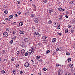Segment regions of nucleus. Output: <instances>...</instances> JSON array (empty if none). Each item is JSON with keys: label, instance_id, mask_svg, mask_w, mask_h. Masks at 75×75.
<instances>
[{"label": "nucleus", "instance_id": "aec40b11", "mask_svg": "<svg viewBox=\"0 0 75 75\" xmlns=\"http://www.w3.org/2000/svg\"><path fill=\"white\" fill-rule=\"evenodd\" d=\"M66 54L67 55H70V53L69 52H68L66 53Z\"/></svg>", "mask_w": 75, "mask_h": 75}, {"label": "nucleus", "instance_id": "774afa93", "mask_svg": "<svg viewBox=\"0 0 75 75\" xmlns=\"http://www.w3.org/2000/svg\"><path fill=\"white\" fill-rule=\"evenodd\" d=\"M8 6H6L5 8H8Z\"/></svg>", "mask_w": 75, "mask_h": 75}, {"label": "nucleus", "instance_id": "13d9d810", "mask_svg": "<svg viewBox=\"0 0 75 75\" xmlns=\"http://www.w3.org/2000/svg\"><path fill=\"white\" fill-rule=\"evenodd\" d=\"M56 50L57 51H59V48H57V49H56Z\"/></svg>", "mask_w": 75, "mask_h": 75}, {"label": "nucleus", "instance_id": "dca6fc26", "mask_svg": "<svg viewBox=\"0 0 75 75\" xmlns=\"http://www.w3.org/2000/svg\"><path fill=\"white\" fill-rule=\"evenodd\" d=\"M9 17L11 20H12L13 18V15H10L9 16Z\"/></svg>", "mask_w": 75, "mask_h": 75}, {"label": "nucleus", "instance_id": "f03ea898", "mask_svg": "<svg viewBox=\"0 0 75 75\" xmlns=\"http://www.w3.org/2000/svg\"><path fill=\"white\" fill-rule=\"evenodd\" d=\"M3 36L4 37H7L8 36V33L6 32H4L3 33Z\"/></svg>", "mask_w": 75, "mask_h": 75}, {"label": "nucleus", "instance_id": "2f4dec72", "mask_svg": "<svg viewBox=\"0 0 75 75\" xmlns=\"http://www.w3.org/2000/svg\"><path fill=\"white\" fill-rule=\"evenodd\" d=\"M47 0H43V3H47Z\"/></svg>", "mask_w": 75, "mask_h": 75}, {"label": "nucleus", "instance_id": "7c9ffc66", "mask_svg": "<svg viewBox=\"0 0 75 75\" xmlns=\"http://www.w3.org/2000/svg\"><path fill=\"white\" fill-rule=\"evenodd\" d=\"M25 56H28V52H26L25 54Z\"/></svg>", "mask_w": 75, "mask_h": 75}, {"label": "nucleus", "instance_id": "a19ab883", "mask_svg": "<svg viewBox=\"0 0 75 75\" xmlns=\"http://www.w3.org/2000/svg\"><path fill=\"white\" fill-rule=\"evenodd\" d=\"M34 14H32L31 15V17H32V18L34 17Z\"/></svg>", "mask_w": 75, "mask_h": 75}, {"label": "nucleus", "instance_id": "f257e3e1", "mask_svg": "<svg viewBox=\"0 0 75 75\" xmlns=\"http://www.w3.org/2000/svg\"><path fill=\"white\" fill-rule=\"evenodd\" d=\"M24 66L25 68H27L28 67H30V65L29 63L28 62H26L24 64Z\"/></svg>", "mask_w": 75, "mask_h": 75}, {"label": "nucleus", "instance_id": "79ce46f5", "mask_svg": "<svg viewBox=\"0 0 75 75\" xmlns=\"http://www.w3.org/2000/svg\"><path fill=\"white\" fill-rule=\"evenodd\" d=\"M41 34H39L38 35V38L40 37H41Z\"/></svg>", "mask_w": 75, "mask_h": 75}, {"label": "nucleus", "instance_id": "a18cd8bd", "mask_svg": "<svg viewBox=\"0 0 75 75\" xmlns=\"http://www.w3.org/2000/svg\"><path fill=\"white\" fill-rule=\"evenodd\" d=\"M15 17H18V15L17 14H15Z\"/></svg>", "mask_w": 75, "mask_h": 75}, {"label": "nucleus", "instance_id": "052dcab7", "mask_svg": "<svg viewBox=\"0 0 75 75\" xmlns=\"http://www.w3.org/2000/svg\"><path fill=\"white\" fill-rule=\"evenodd\" d=\"M32 28H33V29H35V27H34V26H33L32 27Z\"/></svg>", "mask_w": 75, "mask_h": 75}, {"label": "nucleus", "instance_id": "f8f14e48", "mask_svg": "<svg viewBox=\"0 0 75 75\" xmlns=\"http://www.w3.org/2000/svg\"><path fill=\"white\" fill-rule=\"evenodd\" d=\"M30 51L31 52V53H34V49L33 48H32L30 49Z\"/></svg>", "mask_w": 75, "mask_h": 75}, {"label": "nucleus", "instance_id": "412c9836", "mask_svg": "<svg viewBox=\"0 0 75 75\" xmlns=\"http://www.w3.org/2000/svg\"><path fill=\"white\" fill-rule=\"evenodd\" d=\"M67 61L68 62H70L71 61V59L70 58H69L67 59Z\"/></svg>", "mask_w": 75, "mask_h": 75}, {"label": "nucleus", "instance_id": "473e14b6", "mask_svg": "<svg viewBox=\"0 0 75 75\" xmlns=\"http://www.w3.org/2000/svg\"><path fill=\"white\" fill-rule=\"evenodd\" d=\"M16 70L15 69L12 72H13V73H14V74H16V73H15L16 72Z\"/></svg>", "mask_w": 75, "mask_h": 75}, {"label": "nucleus", "instance_id": "bf43d9fd", "mask_svg": "<svg viewBox=\"0 0 75 75\" xmlns=\"http://www.w3.org/2000/svg\"><path fill=\"white\" fill-rule=\"evenodd\" d=\"M73 22L74 23H75V20H73Z\"/></svg>", "mask_w": 75, "mask_h": 75}, {"label": "nucleus", "instance_id": "49530a36", "mask_svg": "<svg viewBox=\"0 0 75 75\" xmlns=\"http://www.w3.org/2000/svg\"><path fill=\"white\" fill-rule=\"evenodd\" d=\"M58 34L59 35H62V33H58Z\"/></svg>", "mask_w": 75, "mask_h": 75}, {"label": "nucleus", "instance_id": "864d4df0", "mask_svg": "<svg viewBox=\"0 0 75 75\" xmlns=\"http://www.w3.org/2000/svg\"><path fill=\"white\" fill-rule=\"evenodd\" d=\"M4 61H7V59H4Z\"/></svg>", "mask_w": 75, "mask_h": 75}, {"label": "nucleus", "instance_id": "9b49d317", "mask_svg": "<svg viewBox=\"0 0 75 75\" xmlns=\"http://www.w3.org/2000/svg\"><path fill=\"white\" fill-rule=\"evenodd\" d=\"M16 32H17V30L15 29L13 30V34H16Z\"/></svg>", "mask_w": 75, "mask_h": 75}, {"label": "nucleus", "instance_id": "4c0bfd02", "mask_svg": "<svg viewBox=\"0 0 75 75\" xmlns=\"http://www.w3.org/2000/svg\"><path fill=\"white\" fill-rule=\"evenodd\" d=\"M71 25H68V28H70L71 27Z\"/></svg>", "mask_w": 75, "mask_h": 75}, {"label": "nucleus", "instance_id": "c9c22d12", "mask_svg": "<svg viewBox=\"0 0 75 75\" xmlns=\"http://www.w3.org/2000/svg\"><path fill=\"white\" fill-rule=\"evenodd\" d=\"M74 32V30H71V33H73Z\"/></svg>", "mask_w": 75, "mask_h": 75}, {"label": "nucleus", "instance_id": "e433bc0d", "mask_svg": "<svg viewBox=\"0 0 75 75\" xmlns=\"http://www.w3.org/2000/svg\"><path fill=\"white\" fill-rule=\"evenodd\" d=\"M22 47H24V43H22Z\"/></svg>", "mask_w": 75, "mask_h": 75}, {"label": "nucleus", "instance_id": "69168bd1", "mask_svg": "<svg viewBox=\"0 0 75 75\" xmlns=\"http://www.w3.org/2000/svg\"><path fill=\"white\" fill-rule=\"evenodd\" d=\"M38 74H39L40 75H41V72H39V73H38Z\"/></svg>", "mask_w": 75, "mask_h": 75}, {"label": "nucleus", "instance_id": "5fc2aeb1", "mask_svg": "<svg viewBox=\"0 0 75 75\" xmlns=\"http://www.w3.org/2000/svg\"><path fill=\"white\" fill-rule=\"evenodd\" d=\"M59 19L60 20H62V18L61 17H60L59 18Z\"/></svg>", "mask_w": 75, "mask_h": 75}, {"label": "nucleus", "instance_id": "2eb2a0df", "mask_svg": "<svg viewBox=\"0 0 75 75\" xmlns=\"http://www.w3.org/2000/svg\"><path fill=\"white\" fill-rule=\"evenodd\" d=\"M16 38H17V36H15L13 37L12 39L13 40H15Z\"/></svg>", "mask_w": 75, "mask_h": 75}, {"label": "nucleus", "instance_id": "bb28decb", "mask_svg": "<svg viewBox=\"0 0 75 75\" xmlns=\"http://www.w3.org/2000/svg\"><path fill=\"white\" fill-rule=\"evenodd\" d=\"M60 28H61V26H60V25H58V27L57 28V29H58V30H59Z\"/></svg>", "mask_w": 75, "mask_h": 75}, {"label": "nucleus", "instance_id": "e2e57ef3", "mask_svg": "<svg viewBox=\"0 0 75 75\" xmlns=\"http://www.w3.org/2000/svg\"><path fill=\"white\" fill-rule=\"evenodd\" d=\"M66 75H71V74H66Z\"/></svg>", "mask_w": 75, "mask_h": 75}, {"label": "nucleus", "instance_id": "393cba45", "mask_svg": "<svg viewBox=\"0 0 75 75\" xmlns=\"http://www.w3.org/2000/svg\"><path fill=\"white\" fill-rule=\"evenodd\" d=\"M4 13L5 14H7L8 13V11L7 10H5L4 11Z\"/></svg>", "mask_w": 75, "mask_h": 75}, {"label": "nucleus", "instance_id": "a878e982", "mask_svg": "<svg viewBox=\"0 0 75 75\" xmlns=\"http://www.w3.org/2000/svg\"><path fill=\"white\" fill-rule=\"evenodd\" d=\"M52 10H49V12L50 14H51V13H52Z\"/></svg>", "mask_w": 75, "mask_h": 75}, {"label": "nucleus", "instance_id": "6e6d98bb", "mask_svg": "<svg viewBox=\"0 0 75 75\" xmlns=\"http://www.w3.org/2000/svg\"><path fill=\"white\" fill-rule=\"evenodd\" d=\"M65 17L66 18H68V16L67 15H66Z\"/></svg>", "mask_w": 75, "mask_h": 75}, {"label": "nucleus", "instance_id": "3c124183", "mask_svg": "<svg viewBox=\"0 0 75 75\" xmlns=\"http://www.w3.org/2000/svg\"><path fill=\"white\" fill-rule=\"evenodd\" d=\"M17 3L18 4H20V1H17Z\"/></svg>", "mask_w": 75, "mask_h": 75}, {"label": "nucleus", "instance_id": "20e7f679", "mask_svg": "<svg viewBox=\"0 0 75 75\" xmlns=\"http://www.w3.org/2000/svg\"><path fill=\"white\" fill-rule=\"evenodd\" d=\"M58 23L57 22H54L53 23V25L54 27H56L58 26Z\"/></svg>", "mask_w": 75, "mask_h": 75}, {"label": "nucleus", "instance_id": "603ef678", "mask_svg": "<svg viewBox=\"0 0 75 75\" xmlns=\"http://www.w3.org/2000/svg\"><path fill=\"white\" fill-rule=\"evenodd\" d=\"M33 7H34V8H35L36 7V6H35L34 5H33Z\"/></svg>", "mask_w": 75, "mask_h": 75}, {"label": "nucleus", "instance_id": "cd10ccee", "mask_svg": "<svg viewBox=\"0 0 75 75\" xmlns=\"http://www.w3.org/2000/svg\"><path fill=\"white\" fill-rule=\"evenodd\" d=\"M1 72L2 73V74H4L5 73V71H4V70H3Z\"/></svg>", "mask_w": 75, "mask_h": 75}, {"label": "nucleus", "instance_id": "6e6552de", "mask_svg": "<svg viewBox=\"0 0 75 75\" xmlns=\"http://www.w3.org/2000/svg\"><path fill=\"white\" fill-rule=\"evenodd\" d=\"M57 40V38H54L52 39V41L53 42H55Z\"/></svg>", "mask_w": 75, "mask_h": 75}, {"label": "nucleus", "instance_id": "5701e85b", "mask_svg": "<svg viewBox=\"0 0 75 75\" xmlns=\"http://www.w3.org/2000/svg\"><path fill=\"white\" fill-rule=\"evenodd\" d=\"M62 8H58V10H59V11H62Z\"/></svg>", "mask_w": 75, "mask_h": 75}, {"label": "nucleus", "instance_id": "f3484780", "mask_svg": "<svg viewBox=\"0 0 75 75\" xmlns=\"http://www.w3.org/2000/svg\"><path fill=\"white\" fill-rule=\"evenodd\" d=\"M24 33H25V32L24 31H20V32L19 33L21 34H24Z\"/></svg>", "mask_w": 75, "mask_h": 75}, {"label": "nucleus", "instance_id": "6ab92c4d", "mask_svg": "<svg viewBox=\"0 0 75 75\" xmlns=\"http://www.w3.org/2000/svg\"><path fill=\"white\" fill-rule=\"evenodd\" d=\"M74 3H75V2H74V1H71L70 2V4L71 5L74 4Z\"/></svg>", "mask_w": 75, "mask_h": 75}, {"label": "nucleus", "instance_id": "de8ad7c7", "mask_svg": "<svg viewBox=\"0 0 75 75\" xmlns=\"http://www.w3.org/2000/svg\"><path fill=\"white\" fill-rule=\"evenodd\" d=\"M20 74H23V71H21L20 72Z\"/></svg>", "mask_w": 75, "mask_h": 75}, {"label": "nucleus", "instance_id": "680f3d73", "mask_svg": "<svg viewBox=\"0 0 75 75\" xmlns=\"http://www.w3.org/2000/svg\"><path fill=\"white\" fill-rule=\"evenodd\" d=\"M11 61H14V59H12L11 60Z\"/></svg>", "mask_w": 75, "mask_h": 75}, {"label": "nucleus", "instance_id": "a211bd4d", "mask_svg": "<svg viewBox=\"0 0 75 75\" xmlns=\"http://www.w3.org/2000/svg\"><path fill=\"white\" fill-rule=\"evenodd\" d=\"M34 34H36V35H39V33L38 32L37 33L36 32H35L34 33Z\"/></svg>", "mask_w": 75, "mask_h": 75}, {"label": "nucleus", "instance_id": "ddd939ff", "mask_svg": "<svg viewBox=\"0 0 75 75\" xmlns=\"http://www.w3.org/2000/svg\"><path fill=\"white\" fill-rule=\"evenodd\" d=\"M41 58V56H36V59H37L38 60Z\"/></svg>", "mask_w": 75, "mask_h": 75}, {"label": "nucleus", "instance_id": "b1692460", "mask_svg": "<svg viewBox=\"0 0 75 75\" xmlns=\"http://www.w3.org/2000/svg\"><path fill=\"white\" fill-rule=\"evenodd\" d=\"M50 51L48 50H47V51L46 52V54H48V53H50Z\"/></svg>", "mask_w": 75, "mask_h": 75}, {"label": "nucleus", "instance_id": "0eeeda50", "mask_svg": "<svg viewBox=\"0 0 75 75\" xmlns=\"http://www.w3.org/2000/svg\"><path fill=\"white\" fill-rule=\"evenodd\" d=\"M24 41H25V42H28L29 40H28V38H25V39H24Z\"/></svg>", "mask_w": 75, "mask_h": 75}, {"label": "nucleus", "instance_id": "1a4fd4ad", "mask_svg": "<svg viewBox=\"0 0 75 75\" xmlns=\"http://www.w3.org/2000/svg\"><path fill=\"white\" fill-rule=\"evenodd\" d=\"M23 25V22H21L19 24V25L20 27H21Z\"/></svg>", "mask_w": 75, "mask_h": 75}, {"label": "nucleus", "instance_id": "f704fd0d", "mask_svg": "<svg viewBox=\"0 0 75 75\" xmlns=\"http://www.w3.org/2000/svg\"><path fill=\"white\" fill-rule=\"evenodd\" d=\"M19 67H20V66H19V64H18L16 65L17 68H18Z\"/></svg>", "mask_w": 75, "mask_h": 75}, {"label": "nucleus", "instance_id": "4be33fe9", "mask_svg": "<svg viewBox=\"0 0 75 75\" xmlns=\"http://www.w3.org/2000/svg\"><path fill=\"white\" fill-rule=\"evenodd\" d=\"M68 30L67 29H66L65 30V33L66 34H67V33H68Z\"/></svg>", "mask_w": 75, "mask_h": 75}, {"label": "nucleus", "instance_id": "423d86ee", "mask_svg": "<svg viewBox=\"0 0 75 75\" xmlns=\"http://www.w3.org/2000/svg\"><path fill=\"white\" fill-rule=\"evenodd\" d=\"M58 73L59 74H62L63 73V71H62L61 69H59V71H58Z\"/></svg>", "mask_w": 75, "mask_h": 75}, {"label": "nucleus", "instance_id": "09e8293b", "mask_svg": "<svg viewBox=\"0 0 75 75\" xmlns=\"http://www.w3.org/2000/svg\"><path fill=\"white\" fill-rule=\"evenodd\" d=\"M42 39H43V40H44V39H45V38H45V36H42Z\"/></svg>", "mask_w": 75, "mask_h": 75}, {"label": "nucleus", "instance_id": "7ed1b4c3", "mask_svg": "<svg viewBox=\"0 0 75 75\" xmlns=\"http://www.w3.org/2000/svg\"><path fill=\"white\" fill-rule=\"evenodd\" d=\"M25 50L24 49H23L21 51V54H22V55H25Z\"/></svg>", "mask_w": 75, "mask_h": 75}, {"label": "nucleus", "instance_id": "0e129e2a", "mask_svg": "<svg viewBox=\"0 0 75 75\" xmlns=\"http://www.w3.org/2000/svg\"><path fill=\"white\" fill-rule=\"evenodd\" d=\"M31 61L32 62H33V63H34V60H31Z\"/></svg>", "mask_w": 75, "mask_h": 75}, {"label": "nucleus", "instance_id": "4468645a", "mask_svg": "<svg viewBox=\"0 0 75 75\" xmlns=\"http://www.w3.org/2000/svg\"><path fill=\"white\" fill-rule=\"evenodd\" d=\"M52 23V21H48L47 23L48 24H51Z\"/></svg>", "mask_w": 75, "mask_h": 75}, {"label": "nucleus", "instance_id": "c03bdc74", "mask_svg": "<svg viewBox=\"0 0 75 75\" xmlns=\"http://www.w3.org/2000/svg\"><path fill=\"white\" fill-rule=\"evenodd\" d=\"M17 54L18 55H19L20 54V52L19 51H18L17 52Z\"/></svg>", "mask_w": 75, "mask_h": 75}, {"label": "nucleus", "instance_id": "9d476101", "mask_svg": "<svg viewBox=\"0 0 75 75\" xmlns=\"http://www.w3.org/2000/svg\"><path fill=\"white\" fill-rule=\"evenodd\" d=\"M69 67L70 68H72L74 67L73 64H71L69 65Z\"/></svg>", "mask_w": 75, "mask_h": 75}, {"label": "nucleus", "instance_id": "c756f323", "mask_svg": "<svg viewBox=\"0 0 75 75\" xmlns=\"http://www.w3.org/2000/svg\"><path fill=\"white\" fill-rule=\"evenodd\" d=\"M16 23H17L16 22H13V23L12 24L13 25H15L16 24Z\"/></svg>", "mask_w": 75, "mask_h": 75}, {"label": "nucleus", "instance_id": "338daca9", "mask_svg": "<svg viewBox=\"0 0 75 75\" xmlns=\"http://www.w3.org/2000/svg\"><path fill=\"white\" fill-rule=\"evenodd\" d=\"M44 38H45V39H47V37L45 36Z\"/></svg>", "mask_w": 75, "mask_h": 75}, {"label": "nucleus", "instance_id": "72a5a7b5", "mask_svg": "<svg viewBox=\"0 0 75 75\" xmlns=\"http://www.w3.org/2000/svg\"><path fill=\"white\" fill-rule=\"evenodd\" d=\"M10 30V28H6V31H8Z\"/></svg>", "mask_w": 75, "mask_h": 75}, {"label": "nucleus", "instance_id": "39448f33", "mask_svg": "<svg viewBox=\"0 0 75 75\" xmlns=\"http://www.w3.org/2000/svg\"><path fill=\"white\" fill-rule=\"evenodd\" d=\"M34 21L35 23H37L38 22V19L37 18H34Z\"/></svg>", "mask_w": 75, "mask_h": 75}, {"label": "nucleus", "instance_id": "37998d69", "mask_svg": "<svg viewBox=\"0 0 75 75\" xmlns=\"http://www.w3.org/2000/svg\"><path fill=\"white\" fill-rule=\"evenodd\" d=\"M56 65L57 67H59V64H57Z\"/></svg>", "mask_w": 75, "mask_h": 75}, {"label": "nucleus", "instance_id": "ea45409f", "mask_svg": "<svg viewBox=\"0 0 75 75\" xmlns=\"http://www.w3.org/2000/svg\"><path fill=\"white\" fill-rule=\"evenodd\" d=\"M18 14H21V12H18Z\"/></svg>", "mask_w": 75, "mask_h": 75}, {"label": "nucleus", "instance_id": "58836bf2", "mask_svg": "<svg viewBox=\"0 0 75 75\" xmlns=\"http://www.w3.org/2000/svg\"><path fill=\"white\" fill-rule=\"evenodd\" d=\"M13 40H12L10 42V44H13Z\"/></svg>", "mask_w": 75, "mask_h": 75}, {"label": "nucleus", "instance_id": "8fccbe9b", "mask_svg": "<svg viewBox=\"0 0 75 75\" xmlns=\"http://www.w3.org/2000/svg\"><path fill=\"white\" fill-rule=\"evenodd\" d=\"M28 54H29V55H31V52H28Z\"/></svg>", "mask_w": 75, "mask_h": 75}, {"label": "nucleus", "instance_id": "c85d7f7f", "mask_svg": "<svg viewBox=\"0 0 75 75\" xmlns=\"http://www.w3.org/2000/svg\"><path fill=\"white\" fill-rule=\"evenodd\" d=\"M43 70L44 71H47V68L45 67L43 68Z\"/></svg>", "mask_w": 75, "mask_h": 75}, {"label": "nucleus", "instance_id": "4d7b16f0", "mask_svg": "<svg viewBox=\"0 0 75 75\" xmlns=\"http://www.w3.org/2000/svg\"><path fill=\"white\" fill-rule=\"evenodd\" d=\"M2 52H6V50H3L2 51Z\"/></svg>", "mask_w": 75, "mask_h": 75}]
</instances>
